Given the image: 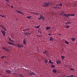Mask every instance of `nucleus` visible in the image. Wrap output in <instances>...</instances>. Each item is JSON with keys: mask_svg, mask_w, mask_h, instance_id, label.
I'll use <instances>...</instances> for the list:
<instances>
[{"mask_svg": "<svg viewBox=\"0 0 77 77\" xmlns=\"http://www.w3.org/2000/svg\"><path fill=\"white\" fill-rule=\"evenodd\" d=\"M5 1H6V2H9V0H5Z\"/></svg>", "mask_w": 77, "mask_h": 77, "instance_id": "nucleus-43", "label": "nucleus"}, {"mask_svg": "<svg viewBox=\"0 0 77 77\" xmlns=\"http://www.w3.org/2000/svg\"><path fill=\"white\" fill-rule=\"evenodd\" d=\"M65 43H66V44H69V43L66 40H65Z\"/></svg>", "mask_w": 77, "mask_h": 77, "instance_id": "nucleus-28", "label": "nucleus"}, {"mask_svg": "<svg viewBox=\"0 0 77 77\" xmlns=\"http://www.w3.org/2000/svg\"><path fill=\"white\" fill-rule=\"evenodd\" d=\"M32 13V14H34V15H38L39 14L38 13H33L32 12H31Z\"/></svg>", "mask_w": 77, "mask_h": 77, "instance_id": "nucleus-20", "label": "nucleus"}, {"mask_svg": "<svg viewBox=\"0 0 77 77\" xmlns=\"http://www.w3.org/2000/svg\"><path fill=\"white\" fill-rule=\"evenodd\" d=\"M39 26H40V25H39Z\"/></svg>", "mask_w": 77, "mask_h": 77, "instance_id": "nucleus-61", "label": "nucleus"}, {"mask_svg": "<svg viewBox=\"0 0 77 77\" xmlns=\"http://www.w3.org/2000/svg\"><path fill=\"white\" fill-rule=\"evenodd\" d=\"M51 27H46V30H48V29H50Z\"/></svg>", "mask_w": 77, "mask_h": 77, "instance_id": "nucleus-19", "label": "nucleus"}, {"mask_svg": "<svg viewBox=\"0 0 77 77\" xmlns=\"http://www.w3.org/2000/svg\"><path fill=\"white\" fill-rule=\"evenodd\" d=\"M5 72H6V73H7L8 74H11V71L10 70H8L5 71Z\"/></svg>", "mask_w": 77, "mask_h": 77, "instance_id": "nucleus-8", "label": "nucleus"}, {"mask_svg": "<svg viewBox=\"0 0 77 77\" xmlns=\"http://www.w3.org/2000/svg\"><path fill=\"white\" fill-rule=\"evenodd\" d=\"M65 14H64V11H62L60 13V15H62L63 16L64 15H65Z\"/></svg>", "mask_w": 77, "mask_h": 77, "instance_id": "nucleus-9", "label": "nucleus"}, {"mask_svg": "<svg viewBox=\"0 0 77 77\" xmlns=\"http://www.w3.org/2000/svg\"><path fill=\"white\" fill-rule=\"evenodd\" d=\"M1 75V74H0V75Z\"/></svg>", "mask_w": 77, "mask_h": 77, "instance_id": "nucleus-63", "label": "nucleus"}, {"mask_svg": "<svg viewBox=\"0 0 77 77\" xmlns=\"http://www.w3.org/2000/svg\"><path fill=\"white\" fill-rule=\"evenodd\" d=\"M76 45H77V42L76 43Z\"/></svg>", "mask_w": 77, "mask_h": 77, "instance_id": "nucleus-60", "label": "nucleus"}, {"mask_svg": "<svg viewBox=\"0 0 77 77\" xmlns=\"http://www.w3.org/2000/svg\"><path fill=\"white\" fill-rule=\"evenodd\" d=\"M44 18L43 17V16H42V15H40V18H38V20H42V18Z\"/></svg>", "mask_w": 77, "mask_h": 77, "instance_id": "nucleus-10", "label": "nucleus"}, {"mask_svg": "<svg viewBox=\"0 0 77 77\" xmlns=\"http://www.w3.org/2000/svg\"><path fill=\"white\" fill-rule=\"evenodd\" d=\"M49 61L47 60V59H45V63L46 64Z\"/></svg>", "mask_w": 77, "mask_h": 77, "instance_id": "nucleus-16", "label": "nucleus"}, {"mask_svg": "<svg viewBox=\"0 0 77 77\" xmlns=\"http://www.w3.org/2000/svg\"><path fill=\"white\" fill-rule=\"evenodd\" d=\"M4 57H5V58H7V57H6V56H4Z\"/></svg>", "mask_w": 77, "mask_h": 77, "instance_id": "nucleus-58", "label": "nucleus"}, {"mask_svg": "<svg viewBox=\"0 0 77 77\" xmlns=\"http://www.w3.org/2000/svg\"><path fill=\"white\" fill-rule=\"evenodd\" d=\"M35 75V73H33V72H31L30 73V75Z\"/></svg>", "mask_w": 77, "mask_h": 77, "instance_id": "nucleus-23", "label": "nucleus"}, {"mask_svg": "<svg viewBox=\"0 0 77 77\" xmlns=\"http://www.w3.org/2000/svg\"><path fill=\"white\" fill-rule=\"evenodd\" d=\"M3 29H4V30L5 31H7V29H6V28H2Z\"/></svg>", "mask_w": 77, "mask_h": 77, "instance_id": "nucleus-40", "label": "nucleus"}, {"mask_svg": "<svg viewBox=\"0 0 77 77\" xmlns=\"http://www.w3.org/2000/svg\"><path fill=\"white\" fill-rule=\"evenodd\" d=\"M73 7L74 8H75V7H76V6L75 5H73Z\"/></svg>", "mask_w": 77, "mask_h": 77, "instance_id": "nucleus-44", "label": "nucleus"}, {"mask_svg": "<svg viewBox=\"0 0 77 77\" xmlns=\"http://www.w3.org/2000/svg\"><path fill=\"white\" fill-rule=\"evenodd\" d=\"M74 75H71L69 76H68L67 77H73Z\"/></svg>", "mask_w": 77, "mask_h": 77, "instance_id": "nucleus-30", "label": "nucleus"}, {"mask_svg": "<svg viewBox=\"0 0 77 77\" xmlns=\"http://www.w3.org/2000/svg\"><path fill=\"white\" fill-rule=\"evenodd\" d=\"M11 8H14V6H11Z\"/></svg>", "mask_w": 77, "mask_h": 77, "instance_id": "nucleus-47", "label": "nucleus"}, {"mask_svg": "<svg viewBox=\"0 0 77 77\" xmlns=\"http://www.w3.org/2000/svg\"><path fill=\"white\" fill-rule=\"evenodd\" d=\"M1 32L2 33L3 36H5V31L3 30L2 29H1Z\"/></svg>", "mask_w": 77, "mask_h": 77, "instance_id": "nucleus-3", "label": "nucleus"}, {"mask_svg": "<svg viewBox=\"0 0 77 77\" xmlns=\"http://www.w3.org/2000/svg\"><path fill=\"white\" fill-rule=\"evenodd\" d=\"M7 43H8V44H10L12 45L15 46V45L14 44V43H11V42H7Z\"/></svg>", "mask_w": 77, "mask_h": 77, "instance_id": "nucleus-11", "label": "nucleus"}, {"mask_svg": "<svg viewBox=\"0 0 77 77\" xmlns=\"http://www.w3.org/2000/svg\"><path fill=\"white\" fill-rule=\"evenodd\" d=\"M52 72H53V73H57V69H53V70H52Z\"/></svg>", "mask_w": 77, "mask_h": 77, "instance_id": "nucleus-6", "label": "nucleus"}, {"mask_svg": "<svg viewBox=\"0 0 77 77\" xmlns=\"http://www.w3.org/2000/svg\"><path fill=\"white\" fill-rule=\"evenodd\" d=\"M17 47L19 48H23V45H20V44L17 45Z\"/></svg>", "mask_w": 77, "mask_h": 77, "instance_id": "nucleus-4", "label": "nucleus"}, {"mask_svg": "<svg viewBox=\"0 0 77 77\" xmlns=\"http://www.w3.org/2000/svg\"><path fill=\"white\" fill-rule=\"evenodd\" d=\"M26 30H28V29H25Z\"/></svg>", "mask_w": 77, "mask_h": 77, "instance_id": "nucleus-56", "label": "nucleus"}, {"mask_svg": "<svg viewBox=\"0 0 77 77\" xmlns=\"http://www.w3.org/2000/svg\"><path fill=\"white\" fill-rule=\"evenodd\" d=\"M68 24H71V23L69 22H67L66 23V25H67Z\"/></svg>", "mask_w": 77, "mask_h": 77, "instance_id": "nucleus-26", "label": "nucleus"}, {"mask_svg": "<svg viewBox=\"0 0 77 77\" xmlns=\"http://www.w3.org/2000/svg\"><path fill=\"white\" fill-rule=\"evenodd\" d=\"M31 18H32L31 16H29L26 17V18L29 19H31Z\"/></svg>", "mask_w": 77, "mask_h": 77, "instance_id": "nucleus-18", "label": "nucleus"}, {"mask_svg": "<svg viewBox=\"0 0 77 77\" xmlns=\"http://www.w3.org/2000/svg\"><path fill=\"white\" fill-rule=\"evenodd\" d=\"M58 35H59L60 36L61 35V34H58Z\"/></svg>", "mask_w": 77, "mask_h": 77, "instance_id": "nucleus-52", "label": "nucleus"}, {"mask_svg": "<svg viewBox=\"0 0 77 77\" xmlns=\"http://www.w3.org/2000/svg\"><path fill=\"white\" fill-rule=\"evenodd\" d=\"M72 41L74 42L75 41V38H72Z\"/></svg>", "mask_w": 77, "mask_h": 77, "instance_id": "nucleus-27", "label": "nucleus"}, {"mask_svg": "<svg viewBox=\"0 0 77 77\" xmlns=\"http://www.w3.org/2000/svg\"><path fill=\"white\" fill-rule=\"evenodd\" d=\"M58 5H59L61 7H62V6H63V5H62V4H61V3H60V4L57 5V6H58Z\"/></svg>", "mask_w": 77, "mask_h": 77, "instance_id": "nucleus-22", "label": "nucleus"}, {"mask_svg": "<svg viewBox=\"0 0 77 77\" xmlns=\"http://www.w3.org/2000/svg\"><path fill=\"white\" fill-rule=\"evenodd\" d=\"M23 34H24L25 36H27L28 35L30 34V33L24 32L23 33Z\"/></svg>", "mask_w": 77, "mask_h": 77, "instance_id": "nucleus-7", "label": "nucleus"}, {"mask_svg": "<svg viewBox=\"0 0 77 77\" xmlns=\"http://www.w3.org/2000/svg\"><path fill=\"white\" fill-rule=\"evenodd\" d=\"M0 26L2 28H5V27L3 26H1L0 25Z\"/></svg>", "mask_w": 77, "mask_h": 77, "instance_id": "nucleus-36", "label": "nucleus"}, {"mask_svg": "<svg viewBox=\"0 0 77 77\" xmlns=\"http://www.w3.org/2000/svg\"><path fill=\"white\" fill-rule=\"evenodd\" d=\"M17 13H18L19 14H23L22 13V12H21L20 11H17Z\"/></svg>", "mask_w": 77, "mask_h": 77, "instance_id": "nucleus-15", "label": "nucleus"}, {"mask_svg": "<svg viewBox=\"0 0 77 77\" xmlns=\"http://www.w3.org/2000/svg\"><path fill=\"white\" fill-rule=\"evenodd\" d=\"M37 36H38V37H42V35H37Z\"/></svg>", "mask_w": 77, "mask_h": 77, "instance_id": "nucleus-46", "label": "nucleus"}, {"mask_svg": "<svg viewBox=\"0 0 77 77\" xmlns=\"http://www.w3.org/2000/svg\"><path fill=\"white\" fill-rule=\"evenodd\" d=\"M8 40H9V41H12L13 40H12L10 38V37H9L8 38Z\"/></svg>", "mask_w": 77, "mask_h": 77, "instance_id": "nucleus-35", "label": "nucleus"}, {"mask_svg": "<svg viewBox=\"0 0 77 77\" xmlns=\"http://www.w3.org/2000/svg\"><path fill=\"white\" fill-rule=\"evenodd\" d=\"M49 60V62H49V63L51 64H53V62H51V60Z\"/></svg>", "mask_w": 77, "mask_h": 77, "instance_id": "nucleus-17", "label": "nucleus"}, {"mask_svg": "<svg viewBox=\"0 0 77 77\" xmlns=\"http://www.w3.org/2000/svg\"><path fill=\"white\" fill-rule=\"evenodd\" d=\"M51 67L52 68H54V65L52 64V65H51Z\"/></svg>", "mask_w": 77, "mask_h": 77, "instance_id": "nucleus-32", "label": "nucleus"}, {"mask_svg": "<svg viewBox=\"0 0 77 77\" xmlns=\"http://www.w3.org/2000/svg\"><path fill=\"white\" fill-rule=\"evenodd\" d=\"M57 63V64L58 65V64H60L61 63V61L59 60H58L56 61Z\"/></svg>", "mask_w": 77, "mask_h": 77, "instance_id": "nucleus-12", "label": "nucleus"}, {"mask_svg": "<svg viewBox=\"0 0 77 77\" xmlns=\"http://www.w3.org/2000/svg\"><path fill=\"white\" fill-rule=\"evenodd\" d=\"M70 15H71L72 16V17H74L75 15V14H69Z\"/></svg>", "mask_w": 77, "mask_h": 77, "instance_id": "nucleus-34", "label": "nucleus"}, {"mask_svg": "<svg viewBox=\"0 0 77 77\" xmlns=\"http://www.w3.org/2000/svg\"><path fill=\"white\" fill-rule=\"evenodd\" d=\"M76 2H77V0H76Z\"/></svg>", "mask_w": 77, "mask_h": 77, "instance_id": "nucleus-64", "label": "nucleus"}, {"mask_svg": "<svg viewBox=\"0 0 77 77\" xmlns=\"http://www.w3.org/2000/svg\"><path fill=\"white\" fill-rule=\"evenodd\" d=\"M26 30L24 29V30H23V31H26Z\"/></svg>", "mask_w": 77, "mask_h": 77, "instance_id": "nucleus-55", "label": "nucleus"}, {"mask_svg": "<svg viewBox=\"0 0 77 77\" xmlns=\"http://www.w3.org/2000/svg\"><path fill=\"white\" fill-rule=\"evenodd\" d=\"M11 41V42H15L14 41Z\"/></svg>", "mask_w": 77, "mask_h": 77, "instance_id": "nucleus-51", "label": "nucleus"}, {"mask_svg": "<svg viewBox=\"0 0 77 77\" xmlns=\"http://www.w3.org/2000/svg\"><path fill=\"white\" fill-rule=\"evenodd\" d=\"M57 8H58V9H61V7H60V6H58V7H57Z\"/></svg>", "mask_w": 77, "mask_h": 77, "instance_id": "nucleus-41", "label": "nucleus"}, {"mask_svg": "<svg viewBox=\"0 0 77 77\" xmlns=\"http://www.w3.org/2000/svg\"><path fill=\"white\" fill-rule=\"evenodd\" d=\"M65 26L66 29H68L69 27L70 26H68V25H66Z\"/></svg>", "mask_w": 77, "mask_h": 77, "instance_id": "nucleus-25", "label": "nucleus"}, {"mask_svg": "<svg viewBox=\"0 0 77 77\" xmlns=\"http://www.w3.org/2000/svg\"><path fill=\"white\" fill-rule=\"evenodd\" d=\"M0 16H1L2 17L5 18V15H2L0 14Z\"/></svg>", "mask_w": 77, "mask_h": 77, "instance_id": "nucleus-29", "label": "nucleus"}, {"mask_svg": "<svg viewBox=\"0 0 77 77\" xmlns=\"http://www.w3.org/2000/svg\"><path fill=\"white\" fill-rule=\"evenodd\" d=\"M53 8H55V9H57V7H53Z\"/></svg>", "mask_w": 77, "mask_h": 77, "instance_id": "nucleus-39", "label": "nucleus"}, {"mask_svg": "<svg viewBox=\"0 0 77 77\" xmlns=\"http://www.w3.org/2000/svg\"><path fill=\"white\" fill-rule=\"evenodd\" d=\"M50 40L51 41H53V38L51 36L50 37Z\"/></svg>", "mask_w": 77, "mask_h": 77, "instance_id": "nucleus-14", "label": "nucleus"}, {"mask_svg": "<svg viewBox=\"0 0 77 77\" xmlns=\"http://www.w3.org/2000/svg\"><path fill=\"white\" fill-rule=\"evenodd\" d=\"M48 35L51 36V35H52V34H51V33H48Z\"/></svg>", "mask_w": 77, "mask_h": 77, "instance_id": "nucleus-38", "label": "nucleus"}, {"mask_svg": "<svg viewBox=\"0 0 77 77\" xmlns=\"http://www.w3.org/2000/svg\"><path fill=\"white\" fill-rule=\"evenodd\" d=\"M5 63L7 64V62L5 61Z\"/></svg>", "mask_w": 77, "mask_h": 77, "instance_id": "nucleus-54", "label": "nucleus"}, {"mask_svg": "<svg viewBox=\"0 0 77 77\" xmlns=\"http://www.w3.org/2000/svg\"><path fill=\"white\" fill-rule=\"evenodd\" d=\"M61 60H63L65 58V57L63 56H61Z\"/></svg>", "mask_w": 77, "mask_h": 77, "instance_id": "nucleus-21", "label": "nucleus"}, {"mask_svg": "<svg viewBox=\"0 0 77 77\" xmlns=\"http://www.w3.org/2000/svg\"><path fill=\"white\" fill-rule=\"evenodd\" d=\"M2 49H3V50H4L7 52L9 51V50L8 49V48L6 47H3L2 48Z\"/></svg>", "mask_w": 77, "mask_h": 77, "instance_id": "nucleus-5", "label": "nucleus"}, {"mask_svg": "<svg viewBox=\"0 0 77 77\" xmlns=\"http://www.w3.org/2000/svg\"><path fill=\"white\" fill-rule=\"evenodd\" d=\"M6 5H9V4H7V3H6Z\"/></svg>", "mask_w": 77, "mask_h": 77, "instance_id": "nucleus-59", "label": "nucleus"}, {"mask_svg": "<svg viewBox=\"0 0 77 77\" xmlns=\"http://www.w3.org/2000/svg\"><path fill=\"white\" fill-rule=\"evenodd\" d=\"M45 18H42V20H45Z\"/></svg>", "mask_w": 77, "mask_h": 77, "instance_id": "nucleus-45", "label": "nucleus"}, {"mask_svg": "<svg viewBox=\"0 0 77 77\" xmlns=\"http://www.w3.org/2000/svg\"><path fill=\"white\" fill-rule=\"evenodd\" d=\"M65 15H64L63 16H64L65 17H66L67 18H69V17H68V16H70V17H72V16L71 15H70V14H65Z\"/></svg>", "mask_w": 77, "mask_h": 77, "instance_id": "nucleus-2", "label": "nucleus"}, {"mask_svg": "<svg viewBox=\"0 0 77 77\" xmlns=\"http://www.w3.org/2000/svg\"><path fill=\"white\" fill-rule=\"evenodd\" d=\"M26 39L24 38L23 40V44H24V45H26Z\"/></svg>", "mask_w": 77, "mask_h": 77, "instance_id": "nucleus-13", "label": "nucleus"}, {"mask_svg": "<svg viewBox=\"0 0 77 77\" xmlns=\"http://www.w3.org/2000/svg\"><path fill=\"white\" fill-rule=\"evenodd\" d=\"M40 28V26H35V28L36 29L38 28Z\"/></svg>", "mask_w": 77, "mask_h": 77, "instance_id": "nucleus-31", "label": "nucleus"}, {"mask_svg": "<svg viewBox=\"0 0 77 77\" xmlns=\"http://www.w3.org/2000/svg\"><path fill=\"white\" fill-rule=\"evenodd\" d=\"M62 53H63V52L61 51V54H62Z\"/></svg>", "mask_w": 77, "mask_h": 77, "instance_id": "nucleus-53", "label": "nucleus"}, {"mask_svg": "<svg viewBox=\"0 0 77 77\" xmlns=\"http://www.w3.org/2000/svg\"><path fill=\"white\" fill-rule=\"evenodd\" d=\"M49 2H48L44 3V4H43V7H48L49 6Z\"/></svg>", "mask_w": 77, "mask_h": 77, "instance_id": "nucleus-1", "label": "nucleus"}, {"mask_svg": "<svg viewBox=\"0 0 77 77\" xmlns=\"http://www.w3.org/2000/svg\"><path fill=\"white\" fill-rule=\"evenodd\" d=\"M74 77H77V76H74Z\"/></svg>", "mask_w": 77, "mask_h": 77, "instance_id": "nucleus-62", "label": "nucleus"}, {"mask_svg": "<svg viewBox=\"0 0 77 77\" xmlns=\"http://www.w3.org/2000/svg\"><path fill=\"white\" fill-rule=\"evenodd\" d=\"M56 8H58V6H57V7H56Z\"/></svg>", "mask_w": 77, "mask_h": 77, "instance_id": "nucleus-57", "label": "nucleus"}, {"mask_svg": "<svg viewBox=\"0 0 77 77\" xmlns=\"http://www.w3.org/2000/svg\"><path fill=\"white\" fill-rule=\"evenodd\" d=\"M5 57H4V56H2V57H1V59H3V58H4Z\"/></svg>", "mask_w": 77, "mask_h": 77, "instance_id": "nucleus-37", "label": "nucleus"}, {"mask_svg": "<svg viewBox=\"0 0 77 77\" xmlns=\"http://www.w3.org/2000/svg\"><path fill=\"white\" fill-rule=\"evenodd\" d=\"M36 50L38 51V47H36Z\"/></svg>", "mask_w": 77, "mask_h": 77, "instance_id": "nucleus-49", "label": "nucleus"}, {"mask_svg": "<svg viewBox=\"0 0 77 77\" xmlns=\"http://www.w3.org/2000/svg\"><path fill=\"white\" fill-rule=\"evenodd\" d=\"M7 5V6H8V7H10V5Z\"/></svg>", "mask_w": 77, "mask_h": 77, "instance_id": "nucleus-48", "label": "nucleus"}, {"mask_svg": "<svg viewBox=\"0 0 77 77\" xmlns=\"http://www.w3.org/2000/svg\"><path fill=\"white\" fill-rule=\"evenodd\" d=\"M19 75L20 77H24L23 75H22L21 74H19Z\"/></svg>", "mask_w": 77, "mask_h": 77, "instance_id": "nucleus-33", "label": "nucleus"}, {"mask_svg": "<svg viewBox=\"0 0 77 77\" xmlns=\"http://www.w3.org/2000/svg\"><path fill=\"white\" fill-rule=\"evenodd\" d=\"M70 70H71V71H73L74 70V69L72 68H71V69H70Z\"/></svg>", "mask_w": 77, "mask_h": 77, "instance_id": "nucleus-42", "label": "nucleus"}, {"mask_svg": "<svg viewBox=\"0 0 77 77\" xmlns=\"http://www.w3.org/2000/svg\"><path fill=\"white\" fill-rule=\"evenodd\" d=\"M38 32L40 33H42V32L41 31H39Z\"/></svg>", "mask_w": 77, "mask_h": 77, "instance_id": "nucleus-50", "label": "nucleus"}, {"mask_svg": "<svg viewBox=\"0 0 77 77\" xmlns=\"http://www.w3.org/2000/svg\"><path fill=\"white\" fill-rule=\"evenodd\" d=\"M48 53V51H44V52H43V53L44 54H47Z\"/></svg>", "mask_w": 77, "mask_h": 77, "instance_id": "nucleus-24", "label": "nucleus"}]
</instances>
